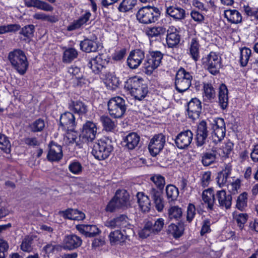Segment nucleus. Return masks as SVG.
I'll list each match as a JSON object with an SVG mask.
<instances>
[{
  "instance_id": "nucleus-1",
  "label": "nucleus",
  "mask_w": 258,
  "mask_h": 258,
  "mask_svg": "<svg viewBox=\"0 0 258 258\" xmlns=\"http://www.w3.org/2000/svg\"><path fill=\"white\" fill-rule=\"evenodd\" d=\"M111 143V140L107 138L98 140L93 146L92 155L98 160L106 159L113 151Z\"/></svg>"
},
{
  "instance_id": "nucleus-2",
  "label": "nucleus",
  "mask_w": 258,
  "mask_h": 258,
  "mask_svg": "<svg viewBox=\"0 0 258 258\" xmlns=\"http://www.w3.org/2000/svg\"><path fill=\"white\" fill-rule=\"evenodd\" d=\"M8 58L13 67L21 75H24L28 67V61L23 51L17 49L9 53Z\"/></svg>"
},
{
  "instance_id": "nucleus-3",
  "label": "nucleus",
  "mask_w": 258,
  "mask_h": 258,
  "mask_svg": "<svg viewBox=\"0 0 258 258\" xmlns=\"http://www.w3.org/2000/svg\"><path fill=\"white\" fill-rule=\"evenodd\" d=\"M130 205L129 194L125 189H118L107 205L106 210L113 212L118 209L126 208Z\"/></svg>"
},
{
  "instance_id": "nucleus-4",
  "label": "nucleus",
  "mask_w": 258,
  "mask_h": 258,
  "mask_svg": "<svg viewBox=\"0 0 258 258\" xmlns=\"http://www.w3.org/2000/svg\"><path fill=\"white\" fill-rule=\"evenodd\" d=\"M124 88L130 91L132 95L139 100L144 98L148 92L146 85L142 83L141 80L136 77L127 80L124 84Z\"/></svg>"
},
{
  "instance_id": "nucleus-5",
  "label": "nucleus",
  "mask_w": 258,
  "mask_h": 258,
  "mask_svg": "<svg viewBox=\"0 0 258 258\" xmlns=\"http://www.w3.org/2000/svg\"><path fill=\"white\" fill-rule=\"evenodd\" d=\"M160 16V11L158 8L144 7L139 9L136 17L140 23L149 24L157 21Z\"/></svg>"
},
{
  "instance_id": "nucleus-6",
  "label": "nucleus",
  "mask_w": 258,
  "mask_h": 258,
  "mask_svg": "<svg viewBox=\"0 0 258 258\" xmlns=\"http://www.w3.org/2000/svg\"><path fill=\"white\" fill-rule=\"evenodd\" d=\"M107 106L109 114L115 118L122 117L126 110L125 100L119 96L111 98Z\"/></svg>"
},
{
  "instance_id": "nucleus-7",
  "label": "nucleus",
  "mask_w": 258,
  "mask_h": 258,
  "mask_svg": "<svg viewBox=\"0 0 258 258\" xmlns=\"http://www.w3.org/2000/svg\"><path fill=\"white\" fill-rule=\"evenodd\" d=\"M133 234H134V231L132 228L118 229L111 232L108 235V238L111 245H122L130 236Z\"/></svg>"
},
{
  "instance_id": "nucleus-8",
  "label": "nucleus",
  "mask_w": 258,
  "mask_h": 258,
  "mask_svg": "<svg viewBox=\"0 0 258 258\" xmlns=\"http://www.w3.org/2000/svg\"><path fill=\"white\" fill-rule=\"evenodd\" d=\"M163 54L160 51H153L147 57L144 65L145 73L151 75L154 70L157 69L161 62Z\"/></svg>"
},
{
  "instance_id": "nucleus-9",
  "label": "nucleus",
  "mask_w": 258,
  "mask_h": 258,
  "mask_svg": "<svg viewBox=\"0 0 258 258\" xmlns=\"http://www.w3.org/2000/svg\"><path fill=\"white\" fill-rule=\"evenodd\" d=\"M203 64L212 75H215L219 73L221 68V57L215 52H211L204 59Z\"/></svg>"
},
{
  "instance_id": "nucleus-10",
  "label": "nucleus",
  "mask_w": 258,
  "mask_h": 258,
  "mask_svg": "<svg viewBox=\"0 0 258 258\" xmlns=\"http://www.w3.org/2000/svg\"><path fill=\"white\" fill-rule=\"evenodd\" d=\"M166 142L165 136L162 134L154 136L148 145V149L153 157L158 155L163 149Z\"/></svg>"
},
{
  "instance_id": "nucleus-11",
  "label": "nucleus",
  "mask_w": 258,
  "mask_h": 258,
  "mask_svg": "<svg viewBox=\"0 0 258 258\" xmlns=\"http://www.w3.org/2000/svg\"><path fill=\"white\" fill-rule=\"evenodd\" d=\"M105 62L106 60L103 59L101 55H99L89 60L87 67L91 69L95 74L100 75L101 77L108 70L104 66Z\"/></svg>"
},
{
  "instance_id": "nucleus-12",
  "label": "nucleus",
  "mask_w": 258,
  "mask_h": 258,
  "mask_svg": "<svg viewBox=\"0 0 258 258\" xmlns=\"http://www.w3.org/2000/svg\"><path fill=\"white\" fill-rule=\"evenodd\" d=\"M97 133L96 124L91 121H87L83 126L82 133L80 136L83 142H92L95 138Z\"/></svg>"
},
{
  "instance_id": "nucleus-13",
  "label": "nucleus",
  "mask_w": 258,
  "mask_h": 258,
  "mask_svg": "<svg viewBox=\"0 0 258 258\" xmlns=\"http://www.w3.org/2000/svg\"><path fill=\"white\" fill-rule=\"evenodd\" d=\"M104 225L106 227L111 229L120 228L122 230L123 229L132 228L128 217L124 214L120 215L112 219L106 221Z\"/></svg>"
},
{
  "instance_id": "nucleus-14",
  "label": "nucleus",
  "mask_w": 258,
  "mask_h": 258,
  "mask_svg": "<svg viewBox=\"0 0 258 258\" xmlns=\"http://www.w3.org/2000/svg\"><path fill=\"white\" fill-rule=\"evenodd\" d=\"M193 140V133L189 130L179 133L175 139L176 146L180 149L187 148Z\"/></svg>"
},
{
  "instance_id": "nucleus-15",
  "label": "nucleus",
  "mask_w": 258,
  "mask_h": 258,
  "mask_svg": "<svg viewBox=\"0 0 258 258\" xmlns=\"http://www.w3.org/2000/svg\"><path fill=\"white\" fill-rule=\"evenodd\" d=\"M202 111L201 101L197 98L191 99L187 103V116L192 120L198 119Z\"/></svg>"
},
{
  "instance_id": "nucleus-16",
  "label": "nucleus",
  "mask_w": 258,
  "mask_h": 258,
  "mask_svg": "<svg viewBox=\"0 0 258 258\" xmlns=\"http://www.w3.org/2000/svg\"><path fill=\"white\" fill-rule=\"evenodd\" d=\"M76 125L74 115L71 112H64L60 117V126L64 131L73 132Z\"/></svg>"
},
{
  "instance_id": "nucleus-17",
  "label": "nucleus",
  "mask_w": 258,
  "mask_h": 258,
  "mask_svg": "<svg viewBox=\"0 0 258 258\" xmlns=\"http://www.w3.org/2000/svg\"><path fill=\"white\" fill-rule=\"evenodd\" d=\"M145 58V53L141 49L132 51L127 59L128 66L132 69H137Z\"/></svg>"
},
{
  "instance_id": "nucleus-18",
  "label": "nucleus",
  "mask_w": 258,
  "mask_h": 258,
  "mask_svg": "<svg viewBox=\"0 0 258 258\" xmlns=\"http://www.w3.org/2000/svg\"><path fill=\"white\" fill-rule=\"evenodd\" d=\"M49 151L47 155V158L51 162H58L62 158L63 154L62 147L53 141L49 143Z\"/></svg>"
},
{
  "instance_id": "nucleus-19",
  "label": "nucleus",
  "mask_w": 258,
  "mask_h": 258,
  "mask_svg": "<svg viewBox=\"0 0 258 258\" xmlns=\"http://www.w3.org/2000/svg\"><path fill=\"white\" fill-rule=\"evenodd\" d=\"M215 196L217 200V205L219 207L226 210L231 208L232 201L231 194H227L225 190L222 189L218 190L215 194Z\"/></svg>"
},
{
  "instance_id": "nucleus-20",
  "label": "nucleus",
  "mask_w": 258,
  "mask_h": 258,
  "mask_svg": "<svg viewBox=\"0 0 258 258\" xmlns=\"http://www.w3.org/2000/svg\"><path fill=\"white\" fill-rule=\"evenodd\" d=\"M82 243L80 237L75 234L66 235L63 240L62 247L64 249L74 250L80 247Z\"/></svg>"
},
{
  "instance_id": "nucleus-21",
  "label": "nucleus",
  "mask_w": 258,
  "mask_h": 258,
  "mask_svg": "<svg viewBox=\"0 0 258 258\" xmlns=\"http://www.w3.org/2000/svg\"><path fill=\"white\" fill-rule=\"evenodd\" d=\"M208 136L207 123L205 121H202L198 125L196 134L197 145L202 146L206 143Z\"/></svg>"
},
{
  "instance_id": "nucleus-22",
  "label": "nucleus",
  "mask_w": 258,
  "mask_h": 258,
  "mask_svg": "<svg viewBox=\"0 0 258 258\" xmlns=\"http://www.w3.org/2000/svg\"><path fill=\"white\" fill-rule=\"evenodd\" d=\"M76 229L86 237H93L101 233V230L95 225L81 224L76 226Z\"/></svg>"
},
{
  "instance_id": "nucleus-23",
  "label": "nucleus",
  "mask_w": 258,
  "mask_h": 258,
  "mask_svg": "<svg viewBox=\"0 0 258 258\" xmlns=\"http://www.w3.org/2000/svg\"><path fill=\"white\" fill-rule=\"evenodd\" d=\"M163 190L157 189L154 187L151 188L149 196L154 202L157 210L159 212L162 211L164 208V201L162 197Z\"/></svg>"
},
{
  "instance_id": "nucleus-24",
  "label": "nucleus",
  "mask_w": 258,
  "mask_h": 258,
  "mask_svg": "<svg viewBox=\"0 0 258 258\" xmlns=\"http://www.w3.org/2000/svg\"><path fill=\"white\" fill-rule=\"evenodd\" d=\"M69 108L71 111L78 114L79 116L86 115L88 110L87 105L84 102L80 100H72L69 104Z\"/></svg>"
},
{
  "instance_id": "nucleus-25",
  "label": "nucleus",
  "mask_w": 258,
  "mask_h": 258,
  "mask_svg": "<svg viewBox=\"0 0 258 258\" xmlns=\"http://www.w3.org/2000/svg\"><path fill=\"white\" fill-rule=\"evenodd\" d=\"M166 12L175 20H182L185 18V11L177 6L166 7Z\"/></svg>"
},
{
  "instance_id": "nucleus-26",
  "label": "nucleus",
  "mask_w": 258,
  "mask_h": 258,
  "mask_svg": "<svg viewBox=\"0 0 258 258\" xmlns=\"http://www.w3.org/2000/svg\"><path fill=\"white\" fill-rule=\"evenodd\" d=\"M100 78L105 80V83L106 87L110 90H113L116 89L119 85L118 78L113 74L110 73L108 70Z\"/></svg>"
},
{
  "instance_id": "nucleus-27",
  "label": "nucleus",
  "mask_w": 258,
  "mask_h": 258,
  "mask_svg": "<svg viewBox=\"0 0 258 258\" xmlns=\"http://www.w3.org/2000/svg\"><path fill=\"white\" fill-rule=\"evenodd\" d=\"M28 7H34L46 12H52L53 7L44 1L41 0H25Z\"/></svg>"
},
{
  "instance_id": "nucleus-28",
  "label": "nucleus",
  "mask_w": 258,
  "mask_h": 258,
  "mask_svg": "<svg viewBox=\"0 0 258 258\" xmlns=\"http://www.w3.org/2000/svg\"><path fill=\"white\" fill-rule=\"evenodd\" d=\"M140 141V137L136 133L128 134L123 139L124 146L129 150L135 149Z\"/></svg>"
},
{
  "instance_id": "nucleus-29",
  "label": "nucleus",
  "mask_w": 258,
  "mask_h": 258,
  "mask_svg": "<svg viewBox=\"0 0 258 258\" xmlns=\"http://www.w3.org/2000/svg\"><path fill=\"white\" fill-rule=\"evenodd\" d=\"M176 29L172 27L170 29L166 30V41L169 47L176 46L180 41V35L176 32Z\"/></svg>"
},
{
  "instance_id": "nucleus-30",
  "label": "nucleus",
  "mask_w": 258,
  "mask_h": 258,
  "mask_svg": "<svg viewBox=\"0 0 258 258\" xmlns=\"http://www.w3.org/2000/svg\"><path fill=\"white\" fill-rule=\"evenodd\" d=\"M91 16L89 12H86L78 20H74L67 27V30L71 31L80 28L89 20Z\"/></svg>"
},
{
  "instance_id": "nucleus-31",
  "label": "nucleus",
  "mask_w": 258,
  "mask_h": 258,
  "mask_svg": "<svg viewBox=\"0 0 258 258\" xmlns=\"http://www.w3.org/2000/svg\"><path fill=\"white\" fill-rule=\"evenodd\" d=\"M202 199L205 203L207 204V207L210 210L213 209L214 203L217 204L215 194H214L213 189L211 188L203 191Z\"/></svg>"
},
{
  "instance_id": "nucleus-32",
  "label": "nucleus",
  "mask_w": 258,
  "mask_h": 258,
  "mask_svg": "<svg viewBox=\"0 0 258 258\" xmlns=\"http://www.w3.org/2000/svg\"><path fill=\"white\" fill-rule=\"evenodd\" d=\"M81 49L86 52H96L98 48L97 42L94 40L85 39L80 43Z\"/></svg>"
},
{
  "instance_id": "nucleus-33",
  "label": "nucleus",
  "mask_w": 258,
  "mask_h": 258,
  "mask_svg": "<svg viewBox=\"0 0 258 258\" xmlns=\"http://www.w3.org/2000/svg\"><path fill=\"white\" fill-rule=\"evenodd\" d=\"M138 202L140 208L143 212H148L151 208V202L148 196L144 192H139L137 194Z\"/></svg>"
},
{
  "instance_id": "nucleus-34",
  "label": "nucleus",
  "mask_w": 258,
  "mask_h": 258,
  "mask_svg": "<svg viewBox=\"0 0 258 258\" xmlns=\"http://www.w3.org/2000/svg\"><path fill=\"white\" fill-rule=\"evenodd\" d=\"M219 104L222 109H225L228 106V89L226 86L222 84L219 87Z\"/></svg>"
},
{
  "instance_id": "nucleus-35",
  "label": "nucleus",
  "mask_w": 258,
  "mask_h": 258,
  "mask_svg": "<svg viewBox=\"0 0 258 258\" xmlns=\"http://www.w3.org/2000/svg\"><path fill=\"white\" fill-rule=\"evenodd\" d=\"M224 16L228 22L232 24H238L242 21L241 15L236 10H225Z\"/></svg>"
},
{
  "instance_id": "nucleus-36",
  "label": "nucleus",
  "mask_w": 258,
  "mask_h": 258,
  "mask_svg": "<svg viewBox=\"0 0 258 258\" xmlns=\"http://www.w3.org/2000/svg\"><path fill=\"white\" fill-rule=\"evenodd\" d=\"M184 227L182 224L178 223L177 225L172 223L168 226L167 233L171 234L174 238L180 237L183 234Z\"/></svg>"
},
{
  "instance_id": "nucleus-37",
  "label": "nucleus",
  "mask_w": 258,
  "mask_h": 258,
  "mask_svg": "<svg viewBox=\"0 0 258 258\" xmlns=\"http://www.w3.org/2000/svg\"><path fill=\"white\" fill-rule=\"evenodd\" d=\"M166 32V29L163 26L148 27L146 30V34L150 38L160 37Z\"/></svg>"
},
{
  "instance_id": "nucleus-38",
  "label": "nucleus",
  "mask_w": 258,
  "mask_h": 258,
  "mask_svg": "<svg viewBox=\"0 0 258 258\" xmlns=\"http://www.w3.org/2000/svg\"><path fill=\"white\" fill-rule=\"evenodd\" d=\"M216 153L212 151L203 153L201 157V162L204 166H208L216 163Z\"/></svg>"
},
{
  "instance_id": "nucleus-39",
  "label": "nucleus",
  "mask_w": 258,
  "mask_h": 258,
  "mask_svg": "<svg viewBox=\"0 0 258 258\" xmlns=\"http://www.w3.org/2000/svg\"><path fill=\"white\" fill-rule=\"evenodd\" d=\"M137 3V0H123L119 4L118 10L123 13L128 12L133 9Z\"/></svg>"
},
{
  "instance_id": "nucleus-40",
  "label": "nucleus",
  "mask_w": 258,
  "mask_h": 258,
  "mask_svg": "<svg viewBox=\"0 0 258 258\" xmlns=\"http://www.w3.org/2000/svg\"><path fill=\"white\" fill-rule=\"evenodd\" d=\"M166 194L168 201H173L177 198L179 191L178 188L172 184H168L166 187Z\"/></svg>"
},
{
  "instance_id": "nucleus-41",
  "label": "nucleus",
  "mask_w": 258,
  "mask_h": 258,
  "mask_svg": "<svg viewBox=\"0 0 258 258\" xmlns=\"http://www.w3.org/2000/svg\"><path fill=\"white\" fill-rule=\"evenodd\" d=\"M216 96L215 91L211 84H204V99L206 101H211Z\"/></svg>"
},
{
  "instance_id": "nucleus-42",
  "label": "nucleus",
  "mask_w": 258,
  "mask_h": 258,
  "mask_svg": "<svg viewBox=\"0 0 258 258\" xmlns=\"http://www.w3.org/2000/svg\"><path fill=\"white\" fill-rule=\"evenodd\" d=\"M168 216L170 219L179 220L182 216V210L177 206H172L168 209Z\"/></svg>"
},
{
  "instance_id": "nucleus-43",
  "label": "nucleus",
  "mask_w": 258,
  "mask_h": 258,
  "mask_svg": "<svg viewBox=\"0 0 258 258\" xmlns=\"http://www.w3.org/2000/svg\"><path fill=\"white\" fill-rule=\"evenodd\" d=\"M200 45L196 39H192L190 43V54L195 61H197L199 57Z\"/></svg>"
},
{
  "instance_id": "nucleus-44",
  "label": "nucleus",
  "mask_w": 258,
  "mask_h": 258,
  "mask_svg": "<svg viewBox=\"0 0 258 258\" xmlns=\"http://www.w3.org/2000/svg\"><path fill=\"white\" fill-rule=\"evenodd\" d=\"M77 51L73 48H70L66 49L63 55V61L64 62H71L75 58L78 56Z\"/></svg>"
},
{
  "instance_id": "nucleus-45",
  "label": "nucleus",
  "mask_w": 258,
  "mask_h": 258,
  "mask_svg": "<svg viewBox=\"0 0 258 258\" xmlns=\"http://www.w3.org/2000/svg\"><path fill=\"white\" fill-rule=\"evenodd\" d=\"M100 120L106 131H111L115 126V122L109 116L102 115L100 118Z\"/></svg>"
},
{
  "instance_id": "nucleus-46",
  "label": "nucleus",
  "mask_w": 258,
  "mask_h": 258,
  "mask_svg": "<svg viewBox=\"0 0 258 258\" xmlns=\"http://www.w3.org/2000/svg\"><path fill=\"white\" fill-rule=\"evenodd\" d=\"M33 17L36 20L46 21L50 23H55L58 21V19L55 16L46 15L43 13H35Z\"/></svg>"
},
{
  "instance_id": "nucleus-47",
  "label": "nucleus",
  "mask_w": 258,
  "mask_h": 258,
  "mask_svg": "<svg viewBox=\"0 0 258 258\" xmlns=\"http://www.w3.org/2000/svg\"><path fill=\"white\" fill-rule=\"evenodd\" d=\"M190 80H175L176 90L180 93L186 91L191 85Z\"/></svg>"
},
{
  "instance_id": "nucleus-48",
  "label": "nucleus",
  "mask_w": 258,
  "mask_h": 258,
  "mask_svg": "<svg viewBox=\"0 0 258 258\" xmlns=\"http://www.w3.org/2000/svg\"><path fill=\"white\" fill-rule=\"evenodd\" d=\"M30 131L33 133L42 131L45 127V123L43 119L39 118L30 124L29 126Z\"/></svg>"
},
{
  "instance_id": "nucleus-49",
  "label": "nucleus",
  "mask_w": 258,
  "mask_h": 258,
  "mask_svg": "<svg viewBox=\"0 0 258 258\" xmlns=\"http://www.w3.org/2000/svg\"><path fill=\"white\" fill-rule=\"evenodd\" d=\"M250 55V49L244 47L240 50V62L241 66L245 67L247 65Z\"/></svg>"
},
{
  "instance_id": "nucleus-50",
  "label": "nucleus",
  "mask_w": 258,
  "mask_h": 258,
  "mask_svg": "<svg viewBox=\"0 0 258 258\" xmlns=\"http://www.w3.org/2000/svg\"><path fill=\"white\" fill-rule=\"evenodd\" d=\"M33 241V238L31 236H26L23 240L21 245V249L25 252H29L33 249L32 244Z\"/></svg>"
},
{
  "instance_id": "nucleus-51",
  "label": "nucleus",
  "mask_w": 258,
  "mask_h": 258,
  "mask_svg": "<svg viewBox=\"0 0 258 258\" xmlns=\"http://www.w3.org/2000/svg\"><path fill=\"white\" fill-rule=\"evenodd\" d=\"M150 179L154 183L158 189L163 190L165 184V180L163 176L160 174H155L150 178Z\"/></svg>"
},
{
  "instance_id": "nucleus-52",
  "label": "nucleus",
  "mask_w": 258,
  "mask_h": 258,
  "mask_svg": "<svg viewBox=\"0 0 258 258\" xmlns=\"http://www.w3.org/2000/svg\"><path fill=\"white\" fill-rule=\"evenodd\" d=\"M247 194L246 192L240 194L236 201V208L240 211H242L247 205Z\"/></svg>"
},
{
  "instance_id": "nucleus-53",
  "label": "nucleus",
  "mask_w": 258,
  "mask_h": 258,
  "mask_svg": "<svg viewBox=\"0 0 258 258\" xmlns=\"http://www.w3.org/2000/svg\"><path fill=\"white\" fill-rule=\"evenodd\" d=\"M230 174V172L228 170H223L218 173L217 180L220 186H223L227 183Z\"/></svg>"
},
{
  "instance_id": "nucleus-54",
  "label": "nucleus",
  "mask_w": 258,
  "mask_h": 258,
  "mask_svg": "<svg viewBox=\"0 0 258 258\" xmlns=\"http://www.w3.org/2000/svg\"><path fill=\"white\" fill-rule=\"evenodd\" d=\"M192 80V76L189 72H186L183 68H181L177 71L175 80Z\"/></svg>"
},
{
  "instance_id": "nucleus-55",
  "label": "nucleus",
  "mask_w": 258,
  "mask_h": 258,
  "mask_svg": "<svg viewBox=\"0 0 258 258\" xmlns=\"http://www.w3.org/2000/svg\"><path fill=\"white\" fill-rule=\"evenodd\" d=\"M35 30V26L32 24L25 26L21 28L20 32V34L23 35L24 37L28 38H30L33 36V33Z\"/></svg>"
},
{
  "instance_id": "nucleus-56",
  "label": "nucleus",
  "mask_w": 258,
  "mask_h": 258,
  "mask_svg": "<svg viewBox=\"0 0 258 258\" xmlns=\"http://www.w3.org/2000/svg\"><path fill=\"white\" fill-rule=\"evenodd\" d=\"M245 14L251 18L252 21H258V9L251 8L248 6L244 7Z\"/></svg>"
},
{
  "instance_id": "nucleus-57",
  "label": "nucleus",
  "mask_w": 258,
  "mask_h": 258,
  "mask_svg": "<svg viewBox=\"0 0 258 258\" xmlns=\"http://www.w3.org/2000/svg\"><path fill=\"white\" fill-rule=\"evenodd\" d=\"M225 132L226 128L213 130L212 138L214 142H220L224 138L225 136Z\"/></svg>"
},
{
  "instance_id": "nucleus-58",
  "label": "nucleus",
  "mask_w": 258,
  "mask_h": 258,
  "mask_svg": "<svg viewBox=\"0 0 258 258\" xmlns=\"http://www.w3.org/2000/svg\"><path fill=\"white\" fill-rule=\"evenodd\" d=\"M62 246L59 244H52L49 243L43 247V250L47 254L53 253L55 251H59L61 250Z\"/></svg>"
},
{
  "instance_id": "nucleus-59",
  "label": "nucleus",
  "mask_w": 258,
  "mask_h": 258,
  "mask_svg": "<svg viewBox=\"0 0 258 258\" xmlns=\"http://www.w3.org/2000/svg\"><path fill=\"white\" fill-rule=\"evenodd\" d=\"M11 144L8 138L4 136L0 140V149L5 153H8L10 152Z\"/></svg>"
},
{
  "instance_id": "nucleus-60",
  "label": "nucleus",
  "mask_w": 258,
  "mask_h": 258,
  "mask_svg": "<svg viewBox=\"0 0 258 258\" xmlns=\"http://www.w3.org/2000/svg\"><path fill=\"white\" fill-rule=\"evenodd\" d=\"M240 182L241 181L239 179H237L235 181L228 185V189L230 193V194L231 195H235L238 192V189L240 187Z\"/></svg>"
},
{
  "instance_id": "nucleus-61",
  "label": "nucleus",
  "mask_w": 258,
  "mask_h": 258,
  "mask_svg": "<svg viewBox=\"0 0 258 258\" xmlns=\"http://www.w3.org/2000/svg\"><path fill=\"white\" fill-rule=\"evenodd\" d=\"M247 215L246 214L241 213L235 216V219L237 224L240 229L244 227V224L247 220Z\"/></svg>"
},
{
  "instance_id": "nucleus-62",
  "label": "nucleus",
  "mask_w": 258,
  "mask_h": 258,
  "mask_svg": "<svg viewBox=\"0 0 258 258\" xmlns=\"http://www.w3.org/2000/svg\"><path fill=\"white\" fill-rule=\"evenodd\" d=\"M196 215V207L192 204H189L187 209L186 220L190 223Z\"/></svg>"
},
{
  "instance_id": "nucleus-63",
  "label": "nucleus",
  "mask_w": 258,
  "mask_h": 258,
  "mask_svg": "<svg viewBox=\"0 0 258 258\" xmlns=\"http://www.w3.org/2000/svg\"><path fill=\"white\" fill-rule=\"evenodd\" d=\"M8 248V242L3 239H0V258L6 257Z\"/></svg>"
},
{
  "instance_id": "nucleus-64",
  "label": "nucleus",
  "mask_w": 258,
  "mask_h": 258,
  "mask_svg": "<svg viewBox=\"0 0 258 258\" xmlns=\"http://www.w3.org/2000/svg\"><path fill=\"white\" fill-rule=\"evenodd\" d=\"M164 225V220L163 218H158L154 223H153V233H156L160 232Z\"/></svg>"
}]
</instances>
